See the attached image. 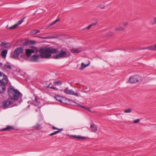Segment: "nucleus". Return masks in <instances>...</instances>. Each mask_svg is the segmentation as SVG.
<instances>
[{"label":"nucleus","mask_w":156,"mask_h":156,"mask_svg":"<svg viewBox=\"0 0 156 156\" xmlns=\"http://www.w3.org/2000/svg\"><path fill=\"white\" fill-rule=\"evenodd\" d=\"M26 55L28 57H30L34 53H39L41 58H48L51 56L52 54H56L58 52V49L52 48H41L38 50L35 47H32L30 48L25 50Z\"/></svg>","instance_id":"obj_1"},{"label":"nucleus","mask_w":156,"mask_h":156,"mask_svg":"<svg viewBox=\"0 0 156 156\" xmlns=\"http://www.w3.org/2000/svg\"><path fill=\"white\" fill-rule=\"evenodd\" d=\"M10 56L21 61H23L25 58V56L23 53V49L21 47L15 49L14 51L11 52Z\"/></svg>","instance_id":"obj_2"},{"label":"nucleus","mask_w":156,"mask_h":156,"mask_svg":"<svg viewBox=\"0 0 156 156\" xmlns=\"http://www.w3.org/2000/svg\"><path fill=\"white\" fill-rule=\"evenodd\" d=\"M8 93L9 97L12 99L17 100L19 98H21L22 94L17 90L10 87L8 89Z\"/></svg>","instance_id":"obj_3"},{"label":"nucleus","mask_w":156,"mask_h":156,"mask_svg":"<svg viewBox=\"0 0 156 156\" xmlns=\"http://www.w3.org/2000/svg\"><path fill=\"white\" fill-rule=\"evenodd\" d=\"M70 52L67 51L63 49H61L59 52L58 54L56 55H53L52 56L50 57L52 58L56 59H59L66 57L70 55Z\"/></svg>","instance_id":"obj_4"},{"label":"nucleus","mask_w":156,"mask_h":156,"mask_svg":"<svg viewBox=\"0 0 156 156\" xmlns=\"http://www.w3.org/2000/svg\"><path fill=\"white\" fill-rule=\"evenodd\" d=\"M8 83V79L6 76L3 77L2 80H0V93L5 92V85Z\"/></svg>","instance_id":"obj_5"},{"label":"nucleus","mask_w":156,"mask_h":156,"mask_svg":"<svg viewBox=\"0 0 156 156\" xmlns=\"http://www.w3.org/2000/svg\"><path fill=\"white\" fill-rule=\"evenodd\" d=\"M140 80L141 77L138 75H136L130 77L128 82L131 83H137Z\"/></svg>","instance_id":"obj_6"},{"label":"nucleus","mask_w":156,"mask_h":156,"mask_svg":"<svg viewBox=\"0 0 156 156\" xmlns=\"http://www.w3.org/2000/svg\"><path fill=\"white\" fill-rule=\"evenodd\" d=\"M64 92L67 94L73 95L75 96L78 97L79 96V94L77 91L75 92L73 90L71 89H69L68 87L66 88L63 90Z\"/></svg>","instance_id":"obj_7"},{"label":"nucleus","mask_w":156,"mask_h":156,"mask_svg":"<svg viewBox=\"0 0 156 156\" xmlns=\"http://www.w3.org/2000/svg\"><path fill=\"white\" fill-rule=\"evenodd\" d=\"M12 103L13 101L10 99L5 100L3 102V107L4 108H5Z\"/></svg>","instance_id":"obj_8"},{"label":"nucleus","mask_w":156,"mask_h":156,"mask_svg":"<svg viewBox=\"0 0 156 156\" xmlns=\"http://www.w3.org/2000/svg\"><path fill=\"white\" fill-rule=\"evenodd\" d=\"M25 18V17H24L22 20L19 21L16 24L12 27H9V29H12L16 28L19 25H20L23 22Z\"/></svg>","instance_id":"obj_9"},{"label":"nucleus","mask_w":156,"mask_h":156,"mask_svg":"<svg viewBox=\"0 0 156 156\" xmlns=\"http://www.w3.org/2000/svg\"><path fill=\"white\" fill-rule=\"evenodd\" d=\"M39 55L40 54L39 53H36L35 55H34L31 58L30 60L32 62H36L38 60L39 56Z\"/></svg>","instance_id":"obj_10"},{"label":"nucleus","mask_w":156,"mask_h":156,"mask_svg":"<svg viewBox=\"0 0 156 156\" xmlns=\"http://www.w3.org/2000/svg\"><path fill=\"white\" fill-rule=\"evenodd\" d=\"M52 129H57L58 130L55 131L54 132L50 134L49 135L50 136H52L53 135H55L56 134H57L58 133H59L62 130V129H58L56 127H55L54 126H53L52 127Z\"/></svg>","instance_id":"obj_11"},{"label":"nucleus","mask_w":156,"mask_h":156,"mask_svg":"<svg viewBox=\"0 0 156 156\" xmlns=\"http://www.w3.org/2000/svg\"><path fill=\"white\" fill-rule=\"evenodd\" d=\"M82 50L81 48H73L71 50V51L73 53H78L81 52Z\"/></svg>","instance_id":"obj_12"},{"label":"nucleus","mask_w":156,"mask_h":156,"mask_svg":"<svg viewBox=\"0 0 156 156\" xmlns=\"http://www.w3.org/2000/svg\"><path fill=\"white\" fill-rule=\"evenodd\" d=\"M89 129L91 132H95L97 130V126L94 124H92L89 128Z\"/></svg>","instance_id":"obj_13"},{"label":"nucleus","mask_w":156,"mask_h":156,"mask_svg":"<svg viewBox=\"0 0 156 156\" xmlns=\"http://www.w3.org/2000/svg\"><path fill=\"white\" fill-rule=\"evenodd\" d=\"M7 53V50H2L1 53V55L2 57L5 58L6 56V54Z\"/></svg>","instance_id":"obj_14"},{"label":"nucleus","mask_w":156,"mask_h":156,"mask_svg":"<svg viewBox=\"0 0 156 156\" xmlns=\"http://www.w3.org/2000/svg\"><path fill=\"white\" fill-rule=\"evenodd\" d=\"M55 98L57 101H59L60 102H62V98L58 95H55L54 97Z\"/></svg>","instance_id":"obj_15"},{"label":"nucleus","mask_w":156,"mask_h":156,"mask_svg":"<svg viewBox=\"0 0 156 156\" xmlns=\"http://www.w3.org/2000/svg\"><path fill=\"white\" fill-rule=\"evenodd\" d=\"M70 136L71 137L74 138H76L77 139H80V140H81V139H85V138H84V137L80 136H76V135H72V136Z\"/></svg>","instance_id":"obj_16"},{"label":"nucleus","mask_w":156,"mask_h":156,"mask_svg":"<svg viewBox=\"0 0 156 156\" xmlns=\"http://www.w3.org/2000/svg\"><path fill=\"white\" fill-rule=\"evenodd\" d=\"M13 129V127L10 126H7L6 128H4L2 129V131H6L8 130H10L11 129Z\"/></svg>","instance_id":"obj_17"},{"label":"nucleus","mask_w":156,"mask_h":156,"mask_svg":"<svg viewBox=\"0 0 156 156\" xmlns=\"http://www.w3.org/2000/svg\"><path fill=\"white\" fill-rule=\"evenodd\" d=\"M89 65V64L85 65L84 63H82L81 64L82 67L80 68V69L81 70H83L84 68L87 67Z\"/></svg>","instance_id":"obj_18"},{"label":"nucleus","mask_w":156,"mask_h":156,"mask_svg":"<svg viewBox=\"0 0 156 156\" xmlns=\"http://www.w3.org/2000/svg\"><path fill=\"white\" fill-rule=\"evenodd\" d=\"M124 30V28L121 27L116 28L115 29V30L116 31H122V30Z\"/></svg>","instance_id":"obj_19"},{"label":"nucleus","mask_w":156,"mask_h":156,"mask_svg":"<svg viewBox=\"0 0 156 156\" xmlns=\"http://www.w3.org/2000/svg\"><path fill=\"white\" fill-rule=\"evenodd\" d=\"M96 23H93L89 25L86 28V29H90L91 27H92L93 26H94L96 24Z\"/></svg>","instance_id":"obj_20"},{"label":"nucleus","mask_w":156,"mask_h":156,"mask_svg":"<svg viewBox=\"0 0 156 156\" xmlns=\"http://www.w3.org/2000/svg\"><path fill=\"white\" fill-rule=\"evenodd\" d=\"M149 49L150 50H152V45L150 46L149 47H147L141 48V49H140L141 50V49Z\"/></svg>","instance_id":"obj_21"},{"label":"nucleus","mask_w":156,"mask_h":156,"mask_svg":"<svg viewBox=\"0 0 156 156\" xmlns=\"http://www.w3.org/2000/svg\"><path fill=\"white\" fill-rule=\"evenodd\" d=\"M132 111V109L130 108H129L128 109H126L124 110V112L126 113H129Z\"/></svg>","instance_id":"obj_22"},{"label":"nucleus","mask_w":156,"mask_h":156,"mask_svg":"<svg viewBox=\"0 0 156 156\" xmlns=\"http://www.w3.org/2000/svg\"><path fill=\"white\" fill-rule=\"evenodd\" d=\"M60 21V19L59 18H58L56 20H55L53 23H51V24H50L49 26H51L53 25L55 23H56L59 22Z\"/></svg>","instance_id":"obj_23"},{"label":"nucleus","mask_w":156,"mask_h":156,"mask_svg":"<svg viewBox=\"0 0 156 156\" xmlns=\"http://www.w3.org/2000/svg\"><path fill=\"white\" fill-rule=\"evenodd\" d=\"M54 84L55 85H61L62 84V83L60 81H56L54 82Z\"/></svg>","instance_id":"obj_24"},{"label":"nucleus","mask_w":156,"mask_h":156,"mask_svg":"<svg viewBox=\"0 0 156 156\" xmlns=\"http://www.w3.org/2000/svg\"><path fill=\"white\" fill-rule=\"evenodd\" d=\"M33 127L36 129H39L41 128V125L39 124H37L36 126H34Z\"/></svg>","instance_id":"obj_25"},{"label":"nucleus","mask_w":156,"mask_h":156,"mask_svg":"<svg viewBox=\"0 0 156 156\" xmlns=\"http://www.w3.org/2000/svg\"><path fill=\"white\" fill-rule=\"evenodd\" d=\"M5 68L8 69H11L12 67L10 65H5Z\"/></svg>","instance_id":"obj_26"},{"label":"nucleus","mask_w":156,"mask_h":156,"mask_svg":"<svg viewBox=\"0 0 156 156\" xmlns=\"http://www.w3.org/2000/svg\"><path fill=\"white\" fill-rule=\"evenodd\" d=\"M152 50L156 51V43L152 45Z\"/></svg>","instance_id":"obj_27"},{"label":"nucleus","mask_w":156,"mask_h":156,"mask_svg":"<svg viewBox=\"0 0 156 156\" xmlns=\"http://www.w3.org/2000/svg\"><path fill=\"white\" fill-rule=\"evenodd\" d=\"M48 87H49L51 89H53L56 90H57V89L55 87H54L53 85H52L51 86H50V85H49L48 86Z\"/></svg>","instance_id":"obj_28"},{"label":"nucleus","mask_w":156,"mask_h":156,"mask_svg":"<svg viewBox=\"0 0 156 156\" xmlns=\"http://www.w3.org/2000/svg\"><path fill=\"white\" fill-rule=\"evenodd\" d=\"M140 120L139 119H137L133 121V123H136L139 122H140Z\"/></svg>","instance_id":"obj_29"},{"label":"nucleus","mask_w":156,"mask_h":156,"mask_svg":"<svg viewBox=\"0 0 156 156\" xmlns=\"http://www.w3.org/2000/svg\"><path fill=\"white\" fill-rule=\"evenodd\" d=\"M80 106L81 107L83 108H84L85 109H86L87 110H88L90 112V108H86V107H83V106H80Z\"/></svg>","instance_id":"obj_30"},{"label":"nucleus","mask_w":156,"mask_h":156,"mask_svg":"<svg viewBox=\"0 0 156 156\" xmlns=\"http://www.w3.org/2000/svg\"><path fill=\"white\" fill-rule=\"evenodd\" d=\"M31 34H36V31L35 30H33L31 31Z\"/></svg>","instance_id":"obj_31"},{"label":"nucleus","mask_w":156,"mask_h":156,"mask_svg":"<svg viewBox=\"0 0 156 156\" xmlns=\"http://www.w3.org/2000/svg\"><path fill=\"white\" fill-rule=\"evenodd\" d=\"M105 6L103 5H100V7L102 9L104 8Z\"/></svg>","instance_id":"obj_32"},{"label":"nucleus","mask_w":156,"mask_h":156,"mask_svg":"<svg viewBox=\"0 0 156 156\" xmlns=\"http://www.w3.org/2000/svg\"><path fill=\"white\" fill-rule=\"evenodd\" d=\"M7 44H8L7 43H4V42H2V43L1 44V46H5V45H7Z\"/></svg>","instance_id":"obj_33"},{"label":"nucleus","mask_w":156,"mask_h":156,"mask_svg":"<svg viewBox=\"0 0 156 156\" xmlns=\"http://www.w3.org/2000/svg\"><path fill=\"white\" fill-rule=\"evenodd\" d=\"M4 74L0 71V78L2 77ZM2 80L0 79V80Z\"/></svg>","instance_id":"obj_34"},{"label":"nucleus","mask_w":156,"mask_h":156,"mask_svg":"<svg viewBox=\"0 0 156 156\" xmlns=\"http://www.w3.org/2000/svg\"><path fill=\"white\" fill-rule=\"evenodd\" d=\"M127 25H128V23L127 22H126V23H124L123 24L124 26V27L126 26Z\"/></svg>","instance_id":"obj_35"},{"label":"nucleus","mask_w":156,"mask_h":156,"mask_svg":"<svg viewBox=\"0 0 156 156\" xmlns=\"http://www.w3.org/2000/svg\"><path fill=\"white\" fill-rule=\"evenodd\" d=\"M36 31V34L39 33L40 32V31L39 30H35Z\"/></svg>","instance_id":"obj_36"},{"label":"nucleus","mask_w":156,"mask_h":156,"mask_svg":"<svg viewBox=\"0 0 156 156\" xmlns=\"http://www.w3.org/2000/svg\"><path fill=\"white\" fill-rule=\"evenodd\" d=\"M35 101L37 102V99L36 97L35 98Z\"/></svg>","instance_id":"obj_37"},{"label":"nucleus","mask_w":156,"mask_h":156,"mask_svg":"<svg viewBox=\"0 0 156 156\" xmlns=\"http://www.w3.org/2000/svg\"><path fill=\"white\" fill-rule=\"evenodd\" d=\"M2 63L0 62V67L2 66Z\"/></svg>","instance_id":"obj_38"},{"label":"nucleus","mask_w":156,"mask_h":156,"mask_svg":"<svg viewBox=\"0 0 156 156\" xmlns=\"http://www.w3.org/2000/svg\"><path fill=\"white\" fill-rule=\"evenodd\" d=\"M43 38H44V39H47V38H49L48 37H43Z\"/></svg>","instance_id":"obj_39"},{"label":"nucleus","mask_w":156,"mask_h":156,"mask_svg":"<svg viewBox=\"0 0 156 156\" xmlns=\"http://www.w3.org/2000/svg\"><path fill=\"white\" fill-rule=\"evenodd\" d=\"M37 109L38 110H39L40 109V108H38Z\"/></svg>","instance_id":"obj_40"},{"label":"nucleus","mask_w":156,"mask_h":156,"mask_svg":"<svg viewBox=\"0 0 156 156\" xmlns=\"http://www.w3.org/2000/svg\"><path fill=\"white\" fill-rule=\"evenodd\" d=\"M36 111L37 112V109H36Z\"/></svg>","instance_id":"obj_41"}]
</instances>
